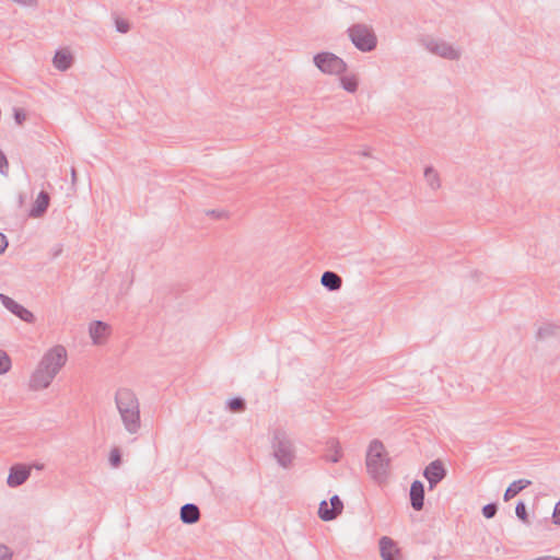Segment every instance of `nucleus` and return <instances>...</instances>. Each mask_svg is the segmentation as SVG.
<instances>
[{
  "instance_id": "1",
  "label": "nucleus",
  "mask_w": 560,
  "mask_h": 560,
  "mask_svg": "<svg viewBox=\"0 0 560 560\" xmlns=\"http://www.w3.org/2000/svg\"><path fill=\"white\" fill-rule=\"evenodd\" d=\"M67 362V351L63 346L49 349L39 361L30 378V388L40 390L47 388Z\"/></svg>"
},
{
  "instance_id": "2",
  "label": "nucleus",
  "mask_w": 560,
  "mask_h": 560,
  "mask_svg": "<svg viewBox=\"0 0 560 560\" xmlns=\"http://www.w3.org/2000/svg\"><path fill=\"white\" fill-rule=\"evenodd\" d=\"M115 404L125 430L137 434L141 428L140 402L137 395L129 388H119L115 394Z\"/></svg>"
},
{
  "instance_id": "3",
  "label": "nucleus",
  "mask_w": 560,
  "mask_h": 560,
  "mask_svg": "<svg viewBox=\"0 0 560 560\" xmlns=\"http://www.w3.org/2000/svg\"><path fill=\"white\" fill-rule=\"evenodd\" d=\"M389 458L383 443L373 440L366 454V468L374 480L382 481L387 476Z\"/></svg>"
},
{
  "instance_id": "4",
  "label": "nucleus",
  "mask_w": 560,
  "mask_h": 560,
  "mask_svg": "<svg viewBox=\"0 0 560 560\" xmlns=\"http://www.w3.org/2000/svg\"><path fill=\"white\" fill-rule=\"evenodd\" d=\"M347 33L354 47L362 52H370L377 46L376 34L370 25L357 23Z\"/></svg>"
},
{
  "instance_id": "5",
  "label": "nucleus",
  "mask_w": 560,
  "mask_h": 560,
  "mask_svg": "<svg viewBox=\"0 0 560 560\" xmlns=\"http://www.w3.org/2000/svg\"><path fill=\"white\" fill-rule=\"evenodd\" d=\"M271 443L278 464L288 468L294 459V448L287 433L280 429L275 430Z\"/></svg>"
},
{
  "instance_id": "6",
  "label": "nucleus",
  "mask_w": 560,
  "mask_h": 560,
  "mask_svg": "<svg viewBox=\"0 0 560 560\" xmlns=\"http://www.w3.org/2000/svg\"><path fill=\"white\" fill-rule=\"evenodd\" d=\"M314 65L325 74L339 75L347 70V63L337 55L322 51L313 57Z\"/></svg>"
},
{
  "instance_id": "7",
  "label": "nucleus",
  "mask_w": 560,
  "mask_h": 560,
  "mask_svg": "<svg viewBox=\"0 0 560 560\" xmlns=\"http://www.w3.org/2000/svg\"><path fill=\"white\" fill-rule=\"evenodd\" d=\"M425 47L431 52L448 60H458L460 58V51L444 40L433 38L428 39L425 42Z\"/></svg>"
},
{
  "instance_id": "8",
  "label": "nucleus",
  "mask_w": 560,
  "mask_h": 560,
  "mask_svg": "<svg viewBox=\"0 0 560 560\" xmlns=\"http://www.w3.org/2000/svg\"><path fill=\"white\" fill-rule=\"evenodd\" d=\"M0 301L2 305L10 311L12 314L18 316L20 319H22L25 323L32 324L35 320L34 314L25 308L23 305L19 304L16 301L11 299L10 296L0 293Z\"/></svg>"
},
{
  "instance_id": "9",
  "label": "nucleus",
  "mask_w": 560,
  "mask_h": 560,
  "mask_svg": "<svg viewBox=\"0 0 560 560\" xmlns=\"http://www.w3.org/2000/svg\"><path fill=\"white\" fill-rule=\"evenodd\" d=\"M423 476L429 482V489L432 490L439 482L446 477V469L440 459L431 462L423 470Z\"/></svg>"
},
{
  "instance_id": "10",
  "label": "nucleus",
  "mask_w": 560,
  "mask_h": 560,
  "mask_svg": "<svg viewBox=\"0 0 560 560\" xmlns=\"http://www.w3.org/2000/svg\"><path fill=\"white\" fill-rule=\"evenodd\" d=\"M343 509V503L338 495H332L330 498V506L326 501H322L318 509V516L323 521H332L339 514H341Z\"/></svg>"
},
{
  "instance_id": "11",
  "label": "nucleus",
  "mask_w": 560,
  "mask_h": 560,
  "mask_svg": "<svg viewBox=\"0 0 560 560\" xmlns=\"http://www.w3.org/2000/svg\"><path fill=\"white\" fill-rule=\"evenodd\" d=\"M31 470L24 465H14L10 468L7 483L11 488L23 485L30 477Z\"/></svg>"
},
{
  "instance_id": "12",
  "label": "nucleus",
  "mask_w": 560,
  "mask_h": 560,
  "mask_svg": "<svg viewBox=\"0 0 560 560\" xmlns=\"http://www.w3.org/2000/svg\"><path fill=\"white\" fill-rule=\"evenodd\" d=\"M380 551L383 560H400L399 550L389 537L384 536L380 539Z\"/></svg>"
},
{
  "instance_id": "13",
  "label": "nucleus",
  "mask_w": 560,
  "mask_h": 560,
  "mask_svg": "<svg viewBox=\"0 0 560 560\" xmlns=\"http://www.w3.org/2000/svg\"><path fill=\"white\" fill-rule=\"evenodd\" d=\"M410 504L416 511L423 509L424 486L420 480H415L410 486Z\"/></svg>"
},
{
  "instance_id": "14",
  "label": "nucleus",
  "mask_w": 560,
  "mask_h": 560,
  "mask_svg": "<svg viewBox=\"0 0 560 560\" xmlns=\"http://www.w3.org/2000/svg\"><path fill=\"white\" fill-rule=\"evenodd\" d=\"M49 203H50L49 194L45 190H42L37 195V198L34 202L33 207L31 208L28 215L31 218H42L46 213V211L49 207Z\"/></svg>"
},
{
  "instance_id": "15",
  "label": "nucleus",
  "mask_w": 560,
  "mask_h": 560,
  "mask_svg": "<svg viewBox=\"0 0 560 560\" xmlns=\"http://www.w3.org/2000/svg\"><path fill=\"white\" fill-rule=\"evenodd\" d=\"M73 61L74 58L72 54L66 48L57 50L52 58L54 67L62 72L70 69L73 65Z\"/></svg>"
},
{
  "instance_id": "16",
  "label": "nucleus",
  "mask_w": 560,
  "mask_h": 560,
  "mask_svg": "<svg viewBox=\"0 0 560 560\" xmlns=\"http://www.w3.org/2000/svg\"><path fill=\"white\" fill-rule=\"evenodd\" d=\"M179 517L184 524H196L200 520V510L194 503H186L180 508Z\"/></svg>"
},
{
  "instance_id": "17",
  "label": "nucleus",
  "mask_w": 560,
  "mask_h": 560,
  "mask_svg": "<svg viewBox=\"0 0 560 560\" xmlns=\"http://www.w3.org/2000/svg\"><path fill=\"white\" fill-rule=\"evenodd\" d=\"M89 331L93 343L101 345L108 335L109 326L102 320H95L90 325Z\"/></svg>"
},
{
  "instance_id": "18",
  "label": "nucleus",
  "mask_w": 560,
  "mask_h": 560,
  "mask_svg": "<svg viewBox=\"0 0 560 560\" xmlns=\"http://www.w3.org/2000/svg\"><path fill=\"white\" fill-rule=\"evenodd\" d=\"M320 283L329 291L339 290L342 285V279L334 271H325L322 275Z\"/></svg>"
},
{
  "instance_id": "19",
  "label": "nucleus",
  "mask_w": 560,
  "mask_h": 560,
  "mask_svg": "<svg viewBox=\"0 0 560 560\" xmlns=\"http://www.w3.org/2000/svg\"><path fill=\"white\" fill-rule=\"evenodd\" d=\"M530 480L527 479H520L516 481H513L505 490L503 499L504 501H510L512 498L517 495L522 490L527 488L530 485Z\"/></svg>"
},
{
  "instance_id": "20",
  "label": "nucleus",
  "mask_w": 560,
  "mask_h": 560,
  "mask_svg": "<svg viewBox=\"0 0 560 560\" xmlns=\"http://www.w3.org/2000/svg\"><path fill=\"white\" fill-rule=\"evenodd\" d=\"M424 179L432 190L436 191L441 188L440 174L433 166H427L424 168Z\"/></svg>"
},
{
  "instance_id": "21",
  "label": "nucleus",
  "mask_w": 560,
  "mask_h": 560,
  "mask_svg": "<svg viewBox=\"0 0 560 560\" xmlns=\"http://www.w3.org/2000/svg\"><path fill=\"white\" fill-rule=\"evenodd\" d=\"M340 83L347 92L354 93L358 90V80L354 75L341 77Z\"/></svg>"
},
{
  "instance_id": "22",
  "label": "nucleus",
  "mask_w": 560,
  "mask_h": 560,
  "mask_svg": "<svg viewBox=\"0 0 560 560\" xmlns=\"http://www.w3.org/2000/svg\"><path fill=\"white\" fill-rule=\"evenodd\" d=\"M228 408L232 412H242L246 409V404L243 398L235 397L228 400Z\"/></svg>"
},
{
  "instance_id": "23",
  "label": "nucleus",
  "mask_w": 560,
  "mask_h": 560,
  "mask_svg": "<svg viewBox=\"0 0 560 560\" xmlns=\"http://www.w3.org/2000/svg\"><path fill=\"white\" fill-rule=\"evenodd\" d=\"M515 514L520 521H522L524 524H529L528 513L526 510V505L523 501H518L515 506Z\"/></svg>"
},
{
  "instance_id": "24",
  "label": "nucleus",
  "mask_w": 560,
  "mask_h": 560,
  "mask_svg": "<svg viewBox=\"0 0 560 560\" xmlns=\"http://www.w3.org/2000/svg\"><path fill=\"white\" fill-rule=\"evenodd\" d=\"M558 327L552 324H547L545 326L539 327L537 331V337L540 339L553 336L557 331Z\"/></svg>"
},
{
  "instance_id": "25",
  "label": "nucleus",
  "mask_w": 560,
  "mask_h": 560,
  "mask_svg": "<svg viewBox=\"0 0 560 560\" xmlns=\"http://www.w3.org/2000/svg\"><path fill=\"white\" fill-rule=\"evenodd\" d=\"M11 369V359L5 351L0 350V374L7 373Z\"/></svg>"
},
{
  "instance_id": "26",
  "label": "nucleus",
  "mask_w": 560,
  "mask_h": 560,
  "mask_svg": "<svg viewBox=\"0 0 560 560\" xmlns=\"http://www.w3.org/2000/svg\"><path fill=\"white\" fill-rule=\"evenodd\" d=\"M109 463L113 467H118L121 464V454L119 448L114 447L109 454Z\"/></svg>"
},
{
  "instance_id": "27",
  "label": "nucleus",
  "mask_w": 560,
  "mask_h": 560,
  "mask_svg": "<svg viewBox=\"0 0 560 560\" xmlns=\"http://www.w3.org/2000/svg\"><path fill=\"white\" fill-rule=\"evenodd\" d=\"M498 512V505L497 503H489V504H486L483 508H482V515L486 517V518H492L495 516Z\"/></svg>"
},
{
  "instance_id": "28",
  "label": "nucleus",
  "mask_w": 560,
  "mask_h": 560,
  "mask_svg": "<svg viewBox=\"0 0 560 560\" xmlns=\"http://www.w3.org/2000/svg\"><path fill=\"white\" fill-rule=\"evenodd\" d=\"M116 30L119 33H127L130 30V24L126 20H116Z\"/></svg>"
},
{
  "instance_id": "29",
  "label": "nucleus",
  "mask_w": 560,
  "mask_h": 560,
  "mask_svg": "<svg viewBox=\"0 0 560 560\" xmlns=\"http://www.w3.org/2000/svg\"><path fill=\"white\" fill-rule=\"evenodd\" d=\"M9 170V164L7 156L3 154V152L0 150V173L2 175H7Z\"/></svg>"
},
{
  "instance_id": "30",
  "label": "nucleus",
  "mask_w": 560,
  "mask_h": 560,
  "mask_svg": "<svg viewBox=\"0 0 560 560\" xmlns=\"http://www.w3.org/2000/svg\"><path fill=\"white\" fill-rule=\"evenodd\" d=\"M12 552L11 550L3 544H0V560H11Z\"/></svg>"
},
{
  "instance_id": "31",
  "label": "nucleus",
  "mask_w": 560,
  "mask_h": 560,
  "mask_svg": "<svg viewBox=\"0 0 560 560\" xmlns=\"http://www.w3.org/2000/svg\"><path fill=\"white\" fill-rule=\"evenodd\" d=\"M552 522L556 525H560V501L556 503L553 513H552Z\"/></svg>"
},
{
  "instance_id": "32",
  "label": "nucleus",
  "mask_w": 560,
  "mask_h": 560,
  "mask_svg": "<svg viewBox=\"0 0 560 560\" xmlns=\"http://www.w3.org/2000/svg\"><path fill=\"white\" fill-rule=\"evenodd\" d=\"M8 247V240L4 234L0 232V253H3Z\"/></svg>"
},
{
  "instance_id": "33",
  "label": "nucleus",
  "mask_w": 560,
  "mask_h": 560,
  "mask_svg": "<svg viewBox=\"0 0 560 560\" xmlns=\"http://www.w3.org/2000/svg\"><path fill=\"white\" fill-rule=\"evenodd\" d=\"M14 118L18 124H22V121L25 119V115L22 112H15Z\"/></svg>"
},
{
  "instance_id": "34",
  "label": "nucleus",
  "mask_w": 560,
  "mask_h": 560,
  "mask_svg": "<svg viewBox=\"0 0 560 560\" xmlns=\"http://www.w3.org/2000/svg\"><path fill=\"white\" fill-rule=\"evenodd\" d=\"M62 252V246L61 245H56L54 248H52V257L56 258L58 257Z\"/></svg>"
},
{
  "instance_id": "35",
  "label": "nucleus",
  "mask_w": 560,
  "mask_h": 560,
  "mask_svg": "<svg viewBox=\"0 0 560 560\" xmlns=\"http://www.w3.org/2000/svg\"><path fill=\"white\" fill-rule=\"evenodd\" d=\"M207 214L212 215L214 218H222V217H224L223 212H219V211H215V210L208 211Z\"/></svg>"
},
{
  "instance_id": "36",
  "label": "nucleus",
  "mask_w": 560,
  "mask_h": 560,
  "mask_svg": "<svg viewBox=\"0 0 560 560\" xmlns=\"http://www.w3.org/2000/svg\"><path fill=\"white\" fill-rule=\"evenodd\" d=\"M340 458L339 451H336V454H332V457L329 458L332 463H337Z\"/></svg>"
},
{
  "instance_id": "37",
  "label": "nucleus",
  "mask_w": 560,
  "mask_h": 560,
  "mask_svg": "<svg viewBox=\"0 0 560 560\" xmlns=\"http://www.w3.org/2000/svg\"><path fill=\"white\" fill-rule=\"evenodd\" d=\"M24 203V196L22 194L19 195V206L22 207Z\"/></svg>"
},
{
  "instance_id": "38",
  "label": "nucleus",
  "mask_w": 560,
  "mask_h": 560,
  "mask_svg": "<svg viewBox=\"0 0 560 560\" xmlns=\"http://www.w3.org/2000/svg\"><path fill=\"white\" fill-rule=\"evenodd\" d=\"M71 177H72V182H75V179H77V172H75L74 168H72V171H71Z\"/></svg>"
}]
</instances>
